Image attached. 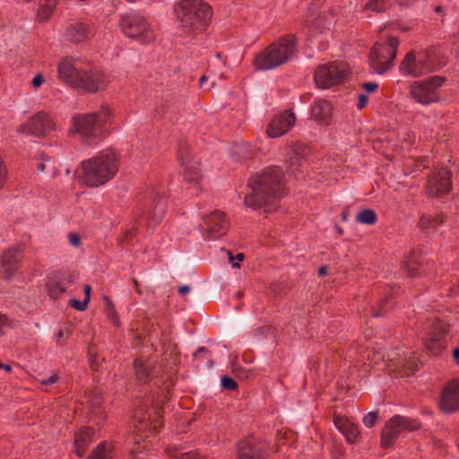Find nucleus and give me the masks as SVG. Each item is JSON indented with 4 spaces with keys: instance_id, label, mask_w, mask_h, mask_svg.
Returning <instances> with one entry per match:
<instances>
[{
    "instance_id": "obj_7",
    "label": "nucleus",
    "mask_w": 459,
    "mask_h": 459,
    "mask_svg": "<svg viewBox=\"0 0 459 459\" xmlns=\"http://www.w3.org/2000/svg\"><path fill=\"white\" fill-rule=\"evenodd\" d=\"M109 114L108 108L101 106L100 111L75 115L72 119V130L80 134L84 143L96 144L107 134L105 126L109 119Z\"/></svg>"
},
{
    "instance_id": "obj_42",
    "label": "nucleus",
    "mask_w": 459,
    "mask_h": 459,
    "mask_svg": "<svg viewBox=\"0 0 459 459\" xmlns=\"http://www.w3.org/2000/svg\"><path fill=\"white\" fill-rule=\"evenodd\" d=\"M378 418V412L377 411H371L366 414L362 420L363 424L367 428H372Z\"/></svg>"
},
{
    "instance_id": "obj_23",
    "label": "nucleus",
    "mask_w": 459,
    "mask_h": 459,
    "mask_svg": "<svg viewBox=\"0 0 459 459\" xmlns=\"http://www.w3.org/2000/svg\"><path fill=\"white\" fill-rule=\"evenodd\" d=\"M22 252L23 246L21 244L9 247L2 254V267L6 280H9L13 276V273L19 269Z\"/></svg>"
},
{
    "instance_id": "obj_37",
    "label": "nucleus",
    "mask_w": 459,
    "mask_h": 459,
    "mask_svg": "<svg viewBox=\"0 0 459 459\" xmlns=\"http://www.w3.org/2000/svg\"><path fill=\"white\" fill-rule=\"evenodd\" d=\"M104 300H105V311H106L107 316L113 322V324L115 325L118 326L120 324H119L117 314L115 309L114 303L107 296L104 297Z\"/></svg>"
},
{
    "instance_id": "obj_33",
    "label": "nucleus",
    "mask_w": 459,
    "mask_h": 459,
    "mask_svg": "<svg viewBox=\"0 0 459 459\" xmlns=\"http://www.w3.org/2000/svg\"><path fill=\"white\" fill-rule=\"evenodd\" d=\"M356 220L362 224L374 225L377 221V217L372 209H363L357 214Z\"/></svg>"
},
{
    "instance_id": "obj_43",
    "label": "nucleus",
    "mask_w": 459,
    "mask_h": 459,
    "mask_svg": "<svg viewBox=\"0 0 459 459\" xmlns=\"http://www.w3.org/2000/svg\"><path fill=\"white\" fill-rule=\"evenodd\" d=\"M87 300H79L76 299H72L69 300V305L73 308L78 310V311H84L88 307Z\"/></svg>"
},
{
    "instance_id": "obj_12",
    "label": "nucleus",
    "mask_w": 459,
    "mask_h": 459,
    "mask_svg": "<svg viewBox=\"0 0 459 459\" xmlns=\"http://www.w3.org/2000/svg\"><path fill=\"white\" fill-rule=\"evenodd\" d=\"M420 427V422L416 419L394 415L385 422L382 429L381 446L388 448L394 444L403 431H415Z\"/></svg>"
},
{
    "instance_id": "obj_1",
    "label": "nucleus",
    "mask_w": 459,
    "mask_h": 459,
    "mask_svg": "<svg viewBox=\"0 0 459 459\" xmlns=\"http://www.w3.org/2000/svg\"><path fill=\"white\" fill-rule=\"evenodd\" d=\"M247 193L245 195L246 206L257 210L262 207L271 212L285 190L284 173L277 166H270L254 174L247 180Z\"/></svg>"
},
{
    "instance_id": "obj_19",
    "label": "nucleus",
    "mask_w": 459,
    "mask_h": 459,
    "mask_svg": "<svg viewBox=\"0 0 459 459\" xmlns=\"http://www.w3.org/2000/svg\"><path fill=\"white\" fill-rule=\"evenodd\" d=\"M439 407L446 414L459 411V379L449 381L443 388Z\"/></svg>"
},
{
    "instance_id": "obj_14",
    "label": "nucleus",
    "mask_w": 459,
    "mask_h": 459,
    "mask_svg": "<svg viewBox=\"0 0 459 459\" xmlns=\"http://www.w3.org/2000/svg\"><path fill=\"white\" fill-rule=\"evenodd\" d=\"M448 325L437 317L429 318L425 326L426 348L434 355H438L445 349L444 339Z\"/></svg>"
},
{
    "instance_id": "obj_52",
    "label": "nucleus",
    "mask_w": 459,
    "mask_h": 459,
    "mask_svg": "<svg viewBox=\"0 0 459 459\" xmlns=\"http://www.w3.org/2000/svg\"><path fill=\"white\" fill-rule=\"evenodd\" d=\"M47 13H48V3H46V4H43L39 8L38 16L41 20H47L49 17V16H46Z\"/></svg>"
},
{
    "instance_id": "obj_21",
    "label": "nucleus",
    "mask_w": 459,
    "mask_h": 459,
    "mask_svg": "<svg viewBox=\"0 0 459 459\" xmlns=\"http://www.w3.org/2000/svg\"><path fill=\"white\" fill-rule=\"evenodd\" d=\"M296 117L291 110H286L273 117L267 127L270 137H279L286 134L295 124Z\"/></svg>"
},
{
    "instance_id": "obj_46",
    "label": "nucleus",
    "mask_w": 459,
    "mask_h": 459,
    "mask_svg": "<svg viewBox=\"0 0 459 459\" xmlns=\"http://www.w3.org/2000/svg\"><path fill=\"white\" fill-rule=\"evenodd\" d=\"M378 83L375 82H368L362 84V88L368 92H374L378 89Z\"/></svg>"
},
{
    "instance_id": "obj_28",
    "label": "nucleus",
    "mask_w": 459,
    "mask_h": 459,
    "mask_svg": "<svg viewBox=\"0 0 459 459\" xmlns=\"http://www.w3.org/2000/svg\"><path fill=\"white\" fill-rule=\"evenodd\" d=\"M307 154V147L300 142H295L290 146L289 162L290 166H299L301 160Z\"/></svg>"
},
{
    "instance_id": "obj_34",
    "label": "nucleus",
    "mask_w": 459,
    "mask_h": 459,
    "mask_svg": "<svg viewBox=\"0 0 459 459\" xmlns=\"http://www.w3.org/2000/svg\"><path fill=\"white\" fill-rule=\"evenodd\" d=\"M390 6V0H369L366 4L365 8L376 13H382L386 11Z\"/></svg>"
},
{
    "instance_id": "obj_27",
    "label": "nucleus",
    "mask_w": 459,
    "mask_h": 459,
    "mask_svg": "<svg viewBox=\"0 0 459 459\" xmlns=\"http://www.w3.org/2000/svg\"><path fill=\"white\" fill-rule=\"evenodd\" d=\"M134 368L135 378L138 384L145 385L151 380L152 368L148 363L136 359L134 361Z\"/></svg>"
},
{
    "instance_id": "obj_36",
    "label": "nucleus",
    "mask_w": 459,
    "mask_h": 459,
    "mask_svg": "<svg viewBox=\"0 0 459 459\" xmlns=\"http://www.w3.org/2000/svg\"><path fill=\"white\" fill-rule=\"evenodd\" d=\"M393 298V292L392 290H389L387 293L385 294V296L380 299L378 304V308L373 309V316L378 317L383 316L386 314L387 308L386 305Z\"/></svg>"
},
{
    "instance_id": "obj_40",
    "label": "nucleus",
    "mask_w": 459,
    "mask_h": 459,
    "mask_svg": "<svg viewBox=\"0 0 459 459\" xmlns=\"http://www.w3.org/2000/svg\"><path fill=\"white\" fill-rule=\"evenodd\" d=\"M87 459H110L106 447V443L100 444L88 456Z\"/></svg>"
},
{
    "instance_id": "obj_20",
    "label": "nucleus",
    "mask_w": 459,
    "mask_h": 459,
    "mask_svg": "<svg viewBox=\"0 0 459 459\" xmlns=\"http://www.w3.org/2000/svg\"><path fill=\"white\" fill-rule=\"evenodd\" d=\"M205 231L209 238H218L226 234L229 230V221L224 212L215 211L204 217Z\"/></svg>"
},
{
    "instance_id": "obj_48",
    "label": "nucleus",
    "mask_w": 459,
    "mask_h": 459,
    "mask_svg": "<svg viewBox=\"0 0 459 459\" xmlns=\"http://www.w3.org/2000/svg\"><path fill=\"white\" fill-rule=\"evenodd\" d=\"M57 380H58L57 374H53L52 376H50L48 378L41 379L40 383L43 385H49L56 383Z\"/></svg>"
},
{
    "instance_id": "obj_11",
    "label": "nucleus",
    "mask_w": 459,
    "mask_h": 459,
    "mask_svg": "<svg viewBox=\"0 0 459 459\" xmlns=\"http://www.w3.org/2000/svg\"><path fill=\"white\" fill-rule=\"evenodd\" d=\"M119 25L122 32L129 38L138 39L141 43L153 41L155 35L146 19L137 13H127L121 16Z\"/></svg>"
},
{
    "instance_id": "obj_35",
    "label": "nucleus",
    "mask_w": 459,
    "mask_h": 459,
    "mask_svg": "<svg viewBox=\"0 0 459 459\" xmlns=\"http://www.w3.org/2000/svg\"><path fill=\"white\" fill-rule=\"evenodd\" d=\"M184 178L186 182L198 185L201 180V170L197 167H189L184 172Z\"/></svg>"
},
{
    "instance_id": "obj_31",
    "label": "nucleus",
    "mask_w": 459,
    "mask_h": 459,
    "mask_svg": "<svg viewBox=\"0 0 459 459\" xmlns=\"http://www.w3.org/2000/svg\"><path fill=\"white\" fill-rule=\"evenodd\" d=\"M167 453L169 459H202L195 451L183 452L178 447H169Z\"/></svg>"
},
{
    "instance_id": "obj_41",
    "label": "nucleus",
    "mask_w": 459,
    "mask_h": 459,
    "mask_svg": "<svg viewBox=\"0 0 459 459\" xmlns=\"http://www.w3.org/2000/svg\"><path fill=\"white\" fill-rule=\"evenodd\" d=\"M222 388L230 391L238 389V383L230 377L223 376L221 380Z\"/></svg>"
},
{
    "instance_id": "obj_15",
    "label": "nucleus",
    "mask_w": 459,
    "mask_h": 459,
    "mask_svg": "<svg viewBox=\"0 0 459 459\" xmlns=\"http://www.w3.org/2000/svg\"><path fill=\"white\" fill-rule=\"evenodd\" d=\"M76 78V81H73V88L81 89L89 93L104 90L108 84L105 74L96 67L82 70Z\"/></svg>"
},
{
    "instance_id": "obj_2",
    "label": "nucleus",
    "mask_w": 459,
    "mask_h": 459,
    "mask_svg": "<svg viewBox=\"0 0 459 459\" xmlns=\"http://www.w3.org/2000/svg\"><path fill=\"white\" fill-rule=\"evenodd\" d=\"M161 194L160 186L153 187L148 192L137 205L134 212V225L126 230L118 238L120 245L128 244L137 234L138 227L152 228V223L157 224L162 221L167 212V200L161 196Z\"/></svg>"
},
{
    "instance_id": "obj_39",
    "label": "nucleus",
    "mask_w": 459,
    "mask_h": 459,
    "mask_svg": "<svg viewBox=\"0 0 459 459\" xmlns=\"http://www.w3.org/2000/svg\"><path fill=\"white\" fill-rule=\"evenodd\" d=\"M189 147L186 143L180 142L178 144V159L182 166L188 164L190 161Z\"/></svg>"
},
{
    "instance_id": "obj_60",
    "label": "nucleus",
    "mask_w": 459,
    "mask_h": 459,
    "mask_svg": "<svg viewBox=\"0 0 459 459\" xmlns=\"http://www.w3.org/2000/svg\"><path fill=\"white\" fill-rule=\"evenodd\" d=\"M453 358L455 360V362L459 365V347L454 349Z\"/></svg>"
},
{
    "instance_id": "obj_50",
    "label": "nucleus",
    "mask_w": 459,
    "mask_h": 459,
    "mask_svg": "<svg viewBox=\"0 0 459 459\" xmlns=\"http://www.w3.org/2000/svg\"><path fill=\"white\" fill-rule=\"evenodd\" d=\"M368 98L366 94H360L359 96V100H358V103H357V107L359 109H362L366 107V105L368 104Z\"/></svg>"
},
{
    "instance_id": "obj_29",
    "label": "nucleus",
    "mask_w": 459,
    "mask_h": 459,
    "mask_svg": "<svg viewBox=\"0 0 459 459\" xmlns=\"http://www.w3.org/2000/svg\"><path fill=\"white\" fill-rule=\"evenodd\" d=\"M445 218L446 216L442 213L436 216L423 214L420 219L419 225L421 229L425 230L436 229L445 221Z\"/></svg>"
},
{
    "instance_id": "obj_55",
    "label": "nucleus",
    "mask_w": 459,
    "mask_h": 459,
    "mask_svg": "<svg viewBox=\"0 0 459 459\" xmlns=\"http://www.w3.org/2000/svg\"><path fill=\"white\" fill-rule=\"evenodd\" d=\"M44 82V78L41 74H37L33 79H32V85L34 87H39Z\"/></svg>"
},
{
    "instance_id": "obj_56",
    "label": "nucleus",
    "mask_w": 459,
    "mask_h": 459,
    "mask_svg": "<svg viewBox=\"0 0 459 459\" xmlns=\"http://www.w3.org/2000/svg\"><path fill=\"white\" fill-rule=\"evenodd\" d=\"M91 287L89 284L84 285L83 292H84V300H87V303L90 302L91 299Z\"/></svg>"
},
{
    "instance_id": "obj_26",
    "label": "nucleus",
    "mask_w": 459,
    "mask_h": 459,
    "mask_svg": "<svg viewBox=\"0 0 459 459\" xmlns=\"http://www.w3.org/2000/svg\"><path fill=\"white\" fill-rule=\"evenodd\" d=\"M90 33V27L84 22H74L66 28L67 39L74 43L83 41Z\"/></svg>"
},
{
    "instance_id": "obj_5",
    "label": "nucleus",
    "mask_w": 459,
    "mask_h": 459,
    "mask_svg": "<svg viewBox=\"0 0 459 459\" xmlns=\"http://www.w3.org/2000/svg\"><path fill=\"white\" fill-rule=\"evenodd\" d=\"M82 182L91 187L106 184L118 170V157L116 151L105 150L81 164Z\"/></svg>"
},
{
    "instance_id": "obj_63",
    "label": "nucleus",
    "mask_w": 459,
    "mask_h": 459,
    "mask_svg": "<svg viewBox=\"0 0 459 459\" xmlns=\"http://www.w3.org/2000/svg\"><path fill=\"white\" fill-rule=\"evenodd\" d=\"M414 0H396V2L400 4V5H409L410 4H411Z\"/></svg>"
},
{
    "instance_id": "obj_4",
    "label": "nucleus",
    "mask_w": 459,
    "mask_h": 459,
    "mask_svg": "<svg viewBox=\"0 0 459 459\" xmlns=\"http://www.w3.org/2000/svg\"><path fill=\"white\" fill-rule=\"evenodd\" d=\"M299 40L295 34L281 36L255 55L253 65L256 70L265 71L277 68L293 60L298 52Z\"/></svg>"
},
{
    "instance_id": "obj_62",
    "label": "nucleus",
    "mask_w": 459,
    "mask_h": 459,
    "mask_svg": "<svg viewBox=\"0 0 459 459\" xmlns=\"http://www.w3.org/2000/svg\"><path fill=\"white\" fill-rule=\"evenodd\" d=\"M328 268L326 265L321 266L318 271L319 276H325L327 273Z\"/></svg>"
},
{
    "instance_id": "obj_22",
    "label": "nucleus",
    "mask_w": 459,
    "mask_h": 459,
    "mask_svg": "<svg viewBox=\"0 0 459 459\" xmlns=\"http://www.w3.org/2000/svg\"><path fill=\"white\" fill-rule=\"evenodd\" d=\"M452 172L446 169H440L436 175L428 180V191L431 196H439L451 190Z\"/></svg>"
},
{
    "instance_id": "obj_47",
    "label": "nucleus",
    "mask_w": 459,
    "mask_h": 459,
    "mask_svg": "<svg viewBox=\"0 0 459 459\" xmlns=\"http://www.w3.org/2000/svg\"><path fill=\"white\" fill-rule=\"evenodd\" d=\"M230 261L232 263V266L235 268H238L239 264L238 263H235L234 260L237 259L238 261H242L245 257L243 253H238L236 256H233L232 254L230 252Z\"/></svg>"
},
{
    "instance_id": "obj_6",
    "label": "nucleus",
    "mask_w": 459,
    "mask_h": 459,
    "mask_svg": "<svg viewBox=\"0 0 459 459\" xmlns=\"http://www.w3.org/2000/svg\"><path fill=\"white\" fill-rule=\"evenodd\" d=\"M445 64L441 48L431 46L422 51L407 53L400 65V71L412 77H420L438 71Z\"/></svg>"
},
{
    "instance_id": "obj_57",
    "label": "nucleus",
    "mask_w": 459,
    "mask_h": 459,
    "mask_svg": "<svg viewBox=\"0 0 459 459\" xmlns=\"http://www.w3.org/2000/svg\"><path fill=\"white\" fill-rule=\"evenodd\" d=\"M46 1L48 3V13L46 14V16H50V14L52 13V12L56 6V0H46Z\"/></svg>"
},
{
    "instance_id": "obj_18",
    "label": "nucleus",
    "mask_w": 459,
    "mask_h": 459,
    "mask_svg": "<svg viewBox=\"0 0 459 459\" xmlns=\"http://www.w3.org/2000/svg\"><path fill=\"white\" fill-rule=\"evenodd\" d=\"M74 274L69 271L59 270L52 273L46 284L48 294L54 299L60 298L74 281Z\"/></svg>"
},
{
    "instance_id": "obj_9",
    "label": "nucleus",
    "mask_w": 459,
    "mask_h": 459,
    "mask_svg": "<svg viewBox=\"0 0 459 459\" xmlns=\"http://www.w3.org/2000/svg\"><path fill=\"white\" fill-rule=\"evenodd\" d=\"M446 81L444 76H430L423 81H416L410 86V96L417 103L429 105L441 99L440 88Z\"/></svg>"
},
{
    "instance_id": "obj_32",
    "label": "nucleus",
    "mask_w": 459,
    "mask_h": 459,
    "mask_svg": "<svg viewBox=\"0 0 459 459\" xmlns=\"http://www.w3.org/2000/svg\"><path fill=\"white\" fill-rule=\"evenodd\" d=\"M94 430L91 428H83L74 435V444H80L81 446H87L92 438Z\"/></svg>"
},
{
    "instance_id": "obj_38",
    "label": "nucleus",
    "mask_w": 459,
    "mask_h": 459,
    "mask_svg": "<svg viewBox=\"0 0 459 459\" xmlns=\"http://www.w3.org/2000/svg\"><path fill=\"white\" fill-rule=\"evenodd\" d=\"M342 433L346 437L347 441L351 444L354 443L357 437L359 434V426L352 422H350L348 426H345Z\"/></svg>"
},
{
    "instance_id": "obj_24",
    "label": "nucleus",
    "mask_w": 459,
    "mask_h": 459,
    "mask_svg": "<svg viewBox=\"0 0 459 459\" xmlns=\"http://www.w3.org/2000/svg\"><path fill=\"white\" fill-rule=\"evenodd\" d=\"M332 105L325 100H316L311 108V117L321 125H328L331 121Z\"/></svg>"
},
{
    "instance_id": "obj_44",
    "label": "nucleus",
    "mask_w": 459,
    "mask_h": 459,
    "mask_svg": "<svg viewBox=\"0 0 459 459\" xmlns=\"http://www.w3.org/2000/svg\"><path fill=\"white\" fill-rule=\"evenodd\" d=\"M333 422L335 427L342 432L343 431L345 426H348V424L351 422L347 419H344L340 416H334Z\"/></svg>"
},
{
    "instance_id": "obj_54",
    "label": "nucleus",
    "mask_w": 459,
    "mask_h": 459,
    "mask_svg": "<svg viewBox=\"0 0 459 459\" xmlns=\"http://www.w3.org/2000/svg\"><path fill=\"white\" fill-rule=\"evenodd\" d=\"M74 453L77 455L78 457H82L87 446H81L80 444H74Z\"/></svg>"
},
{
    "instance_id": "obj_30",
    "label": "nucleus",
    "mask_w": 459,
    "mask_h": 459,
    "mask_svg": "<svg viewBox=\"0 0 459 459\" xmlns=\"http://www.w3.org/2000/svg\"><path fill=\"white\" fill-rule=\"evenodd\" d=\"M403 270L407 271L410 277L420 276L421 274L420 263L416 259L415 251L403 264Z\"/></svg>"
},
{
    "instance_id": "obj_53",
    "label": "nucleus",
    "mask_w": 459,
    "mask_h": 459,
    "mask_svg": "<svg viewBox=\"0 0 459 459\" xmlns=\"http://www.w3.org/2000/svg\"><path fill=\"white\" fill-rule=\"evenodd\" d=\"M89 363L91 365V368L94 370L97 369L98 363H97V355L92 354L91 351L89 352Z\"/></svg>"
},
{
    "instance_id": "obj_10",
    "label": "nucleus",
    "mask_w": 459,
    "mask_h": 459,
    "mask_svg": "<svg viewBox=\"0 0 459 459\" xmlns=\"http://www.w3.org/2000/svg\"><path fill=\"white\" fill-rule=\"evenodd\" d=\"M398 46L395 37H390L386 42L375 43L369 54V64L376 73L382 74L392 67Z\"/></svg>"
},
{
    "instance_id": "obj_58",
    "label": "nucleus",
    "mask_w": 459,
    "mask_h": 459,
    "mask_svg": "<svg viewBox=\"0 0 459 459\" xmlns=\"http://www.w3.org/2000/svg\"><path fill=\"white\" fill-rule=\"evenodd\" d=\"M234 371H236V375L238 377L247 378L248 377V374L247 371H242L239 368H234Z\"/></svg>"
},
{
    "instance_id": "obj_49",
    "label": "nucleus",
    "mask_w": 459,
    "mask_h": 459,
    "mask_svg": "<svg viewBox=\"0 0 459 459\" xmlns=\"http://www.w3.org/2000/svg\"><path fill=\"white\" fill-rule=\"evenodd\" d=\"M57 380H58L57 374H53L52 376H50L48 378L41 379L40 383L43 385H49L56 383Z\"/></svg>"
},
{
    "instance_id": "obj_59",
    "label": "nucleus",
    "mask_w": 459,
    "mask_h": 459,
    "mask_svg": "<svg viewBox=\"0 0 459 459\" xmlns=\"http://www.w3.org/2000/svg\"><path fill=\"white\" fill-rule=\"evenodd\" d=\"M190 291V288L188 285H182L178 288V293L181 295H185Z\"/></svg>"
},
{
    "instance_id": "obj_17",
    "label": "nucleus",
    "mask_w": 459,
    "mask_h": 459,
    "mask_svg": "<svg viewBox=\"0 0 459 459\" xmlns=\"http://www.w3.org/2000/svg\"><path fill=\"white\" fill-rule=\"evenodd\" d=\"M53 129L54 124L50 117L43 112H39L30 117L25 124L21 125L17 129V132L39 137L44 136Z\"/></svg>"
},
{
    "instance_id": "obj_25",
    "label": "nucleus",
    "mask_w": 459,
    "mask_h": 459,
    "mask_svg": "<svg viewBox=\"0 0 459 459\" xmlns=\"http://www.w3.org/2000/svg\"><path fill=\"white\" fill-rule=\"evenodd\" d=\"M81 71V69L75 67L73 59L69 57L64 58L58 65L59 77L71 87L74 86L73 81H76L77 74Z\"/></svg>"
},
{
    "instance_id": "obj_45",
    "label": "nucleus",
    "mask_w": 459,
    "mask_h": 459,
    "mask_svg": "<svg viewBox=\"0 0 459 459\" xmlns=\"http://www.w3.org/2000/svg\"><path fill=\"white\" fill-rule=\"evenodd\" d=\"M7 169L2 159L0 158V189L4 186L6 181Z\"/></svg>"
},
{
    "instance_id": "obj_51",
    "label": "nucleus",
    "mask_w": 459,
    "mask_h": 459,
    "mask_svg": "<svg viewBox=\"0 0 459 459\" xmlns=\"http://www.w3.org/2000/svg\"><path fill=\"white\" fill-rule=\"evenodd\" d=\"M69 241L73 246L77 247L81 243V237L77 233H71L69 235Z\"/></svg>"
},
{
    "instance_id": "obj_16",
    "label": "nucleus",
    "mask_w": 459,
    "mask_h": 459,
    "mask_svg": "<svg viewBox=\"0 0 459 459\" xmlns=\"http://www.w3.org/2000/svg\"><path fill=\"white\" fill-rule=\"evenodd\" d=\"M269 445L264 441L247 438L238 441L237 447L238 459H266Z\"/></svg>"
},
{
    "instance_id": "obj_64",
    "label": "nucleus",
    "mask_w": 459,
    "mask_h": 459,
    "mask_svg": "<svg viewBox=\"0 0 459 459\" xmlns=\"http://www.w3.org/2000/svg\"><path fill=\"white\" fill-rule=\"evenodd\" d=\"M132 282L134 284V288L135 289V290L140 294L141 293V290H139V282L136 279L133 278L132 279Z\"/></svg>"
},
{
    "instance_id": "obj_3",
    "label": "nucleus",
    "mask_w": 459,
    "mask_h": 459,
    "mask_svg": "<svg viewBox=\"0 0 459 459\" xmlns=\"http://www.w3.org/2000/svg\"><path fill=\"white\" fill-rule=\"evenodd\" d=\"M174 12L180 31L190 36L204 31L212 15L211 6L203 0H180L175 4Z\"/></svg>"
},
{
    "instance_id": "obj_8",
    "label": "nucleus",
    "mask_w": 459,
    "mask_h": 459,
    "mask_svg": "<svg viewBox=\"0 0 459 459\" xmlns=\"http://www.w3.org/2000/svg\"><path fill=\"white\" fill-rule=\"evenodd\" d=\"M160 411L156 409H149L139 407L135 410L133 415V423L134 425V437H130L135 446L131 449V454L134 459H143L142 456L141 442H144L146 437L159 431L162 427V422L160 421Z\"/></svg>"
},
{
    "instance_id": "obj_13",
    "label": "nucleus",
    "mask_w": 459,
    "mask_h": 459,
    "mask_svg": "<svg viewBox=\"0 0 459 459\" xmlns=\"http://www.w3.org/2000/svg\"><path fill=\"white\" fill-rule=\"evenodd\" d=\"M347 74V65L334 61L319 65L315 72L314 78L319 88L329 89L343 82Z\"/></svg>"
},
{
    "instance_id": "obj_61",
    "label": "nucleus",
    "mask_w": 459,
    "mask_h": 459,
    "mask_svg": "<svg viewBox=\"0 0 459 459\" xmlns=\"http://www.w3.org/2000/svg\"><path fill=\"white\" fill-rule=\"evenodd\" d=\"M204 352H208V349L206 347H199L197 351L195 352L194 356L198 357Z\"/></svg>"
}]
</instances>
